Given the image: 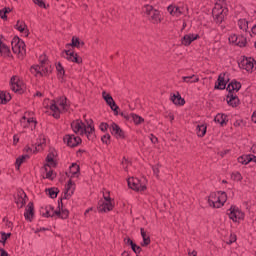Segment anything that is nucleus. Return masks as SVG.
Returning <instances> with one entry per match:
<instances>
[{"mask_svg": "<svg viewBox=\"0 0 256 256\" xmlns=\"http://www.w3.org/2000/svg\"><path fill=\"white\" fill-rule=\"evenodd\" d=\"M131 121H134L135 125H141L143 123V118L137 114H131L130 115Z\"/></svg>", "mask_w": 256, "mask_h": 256, "instance_id": "nucleus-42", "label": "nucleus"}, {"mask_svg": "<svg viewBox=\"0 0 256 256\" xmlns=\"http://www.w3.org/2000/svg\"><path fill=\"white\" fill-rule=\"evenodd\" d=\"M56 71L58 73L59 79H63V77L65 76V69L60 63L56 65Z\"/></svg>", "mask_w": 256, "mask_h": 256, "instance_id": "nucleus-43", "label": "nucleus"}, {"mask_svg": "<svg viewBox=\"0 0 256 256\" xmlns=\"http://www.w3.org/2000/svg\"><path fill=\"white\" fill-rule=\"evenodd\" d=\"M153 173L156 177H159V173H160V169H161V166L159 164H157L156 166H153Z\"/></svg>", "mask_w": 256, "mask_h": 256, "instance_id": "nucleus-47", "label": "nucleus"}, {"mask_svg": "<svg viewBox=\"0 0 256 256\" xmlns=\"http://www.w3.org/2000/svg\"><path fill=\"white\" fill-rule=\"evenodd\" d=\"M163 117L167 121H170V123H173V121H175V114L171 110H167L166 112H164Z\"/></svg>", "mask_w": 256, "mask_h": 256, "instance_id": "nucleus-39", "label": "nucleus"}, {"mask_svg": "<svg viewBox=\"0 0 256 256\" xmlns=\"http://www.w3.org/2000/svg\"><path fill=\"white\" fill-rule=\"evenodd\" d=\"M0 256H9V254L4 249H0Z\"/></svg>", "mask_w": 256, "mask_h": 256, "instance_id": "nucleus-55", "label": "nucleus"}, {"mask_svg": "<svg viewBox=\"0 0 256 256\" xmlns=\"http://www.w3.org/2000/svg\"><path fill=\"white\" fill-rule=\"evenodd\" d=\"M251 153H253V155H256V144H254V145L251 147Z\"/></svg>", "mask_w": 256, "mask_h": 256, "instance_id": "nucleus-60", "label": "nucleus"}, {"mask_svg": "<svg viewBox=\"0 0 256 256\" xmlns=\"http://www.w3.org/2000/svg\"><path fill=\"white\" fill-rule=\"evenodd\" d=\"M44 147H45V136L40 135L39 139L35 143L33 149H31V151H33V153H37L39 151H42V149H44Z\"/></svg>", "mask_w": 256, "mask_h": 256, "instance_id": "nucleus-26", "label": "nucleus"}, {"mask_svg": "<svg viewBox=\"0 0 256 256\" xmlns=\"http://www.w3.org/2000/svg\"><path fill=\"white\" fill-rule=\"evenodd\" d=\"M141 235L143 238V242L141 243L142 247H147L149 243H151V239H149V235L145 232V229L141 228Z\"/></svg>", "mask_w": 256, "mask_h": 256, "instance_id": "nucleus-38", "label": "nucleus"}, {"mask_svg": "<svg viewBox=\"0 0 256 256\" xmlns=\"http://www.w3.org/2000/svg\"><path fill=\"white\" fill-rule=\"evenodd\" d=\"M215 123H218L220 127H225L229 123V116L225 113H218L214 118Z\"/></svg>", "mask_w": 256, "mask_h": 256, "instance_id": "nucleus-25", "label": "nucleus"}, {"mask_svg": "<svg viewBox=\"0 0 256 256\" xmlns=\"http://www.w3.org/2000/svg\"><path fill=\"white\" fill-rule=\"evenodd\" d=\"M68 177H70V181L66 186L64 199H69V197L75 193V183H73V179H77L79 177V165L74 163L70 166Z\"/></svg>", "mask_w": 256, "mask_h": 256, "instance_id": "nucleus-5", "label": "nucleus"}, {"mask_svg": "<svg viewBox=\"0 0 256 256\" xmlns=\"http://www.w3.org/2000/svg\"><path fill=\"white\" fill-rule=\"evenodd\" d=\"M251 119L253 123H256V110L253 112Z\"/></svg>", "mask_w": 256, "mask_h": 256, "instance_id": "nucleus-58", "label": "nucleus"}, {"mask_svg": "<svg viewBox=\"0 0 256 256\" xmlns=\"http://www.w3.org/2000/svg\"><path fill=\"white\" fill-rule=\"evenodd\" d=\"M10 85L14 93H18L19 95H21V93H25V83L22 82V80L19 79V77H12L10 80Z\"/></svg>", "mask_w": 256, "mask_h": 256, "instance_id": "nucleus-15", "label": "nucleus"}, {"mask_svg": "<svg viewBox=\"0 0 256 256\" xmlns=\"http://www.w3.org/2000/svg\"><path fill=\"white\" fill-rule=\"evenodd\" d=\"M64 143H66L68 147H77V145L81 143V138L73 134H67L64 136Z\"/></svg>", "mask_w": 256, "mask_h": 256, "instance_id": "nucleus-20", "label": "nucleus"}, {"mask_svg": "<svg viewBox=\"0 0 256 256\" xmlns=\"http://www.w3.org/2000/svg\"><path fill=\"white\" fill-rule=\"evenodd\" d=\"M28 158H29L28 155H23V156L17 158L16 159V169H19V167H21V165H23V163H25V160Z\"/></svg>", "mask_w": 256, "mask_h": 256, "instance_id": "nucleus-44", "label": "nucleus"}, {"mask_svg": "<svg viewBox=\"0 0 256 256\" xmlns=\"http://www.w3.org/2000/svg\"><path fill=\"white\" fill-rule=\"evenodd\" d=\"M128 187L130 189H133L134 191H140L143 192L147 189V179L146 178H135L131 177L127 180Z\"/></svg>", "mask_w": 256, "mask_h": 256, "instance_id": "nucleus-11", "label": "nucleus"}, {"mask_svg": "<svg viewBox=\"0 0 256 256\" xmlns=\"http://www.w3.org/2000/svg\"><path fill=\"white\" fill-rule=\"evenodd\" d=\"M33 2L35 3V5H38L39 7H43L45 9V7H47L45 5V1L43 0H33Z\"/></svg>", "mask_w": 256, "mask_h": 256, "instance_id": "nucleus-49", "label": "nucleus"}, {"mask_svg": "<svg viewBox=\"0 0 256 256\" xmlns=\"http://www.w3.org/2000/svg\"><path fill=\"white\" fill-rule=\"evenodd\" d=\"M226 101L229 107H239L241 105V100H239V96L237 94H227Z\"/></svg>", "mask_w": 256, "mask_h": 256, "instance_id": "nucleus-24", "label": "nucleus"}, {"mask_svg": "<svg viewBox=\"0 0 256 256\" xmlns=\"http://www.w3.org/2000/svg\"><path fill=\"white\" fill-rule=\"evenodd\" d=\"M102 97L104 101H106L107 105H109L110 109L114 111V113H117L119 106L115 103V100H113V97L109 95L107 92H102Z\"/></svg>", "mask_w": 256, "mask_h": 256, "instance_id": "nucleus-22", "label": "nucleus"}, {"mask_svg": "<svg viewBox=\"0 0 256 256\" xmlns=\"http://www.w3.org/2000/svg\"><path fill=\"white\" fill-rule=\"evenodd\" d=\"M131 248L134 251V253H139V251H141V247L137 246L136 244H132Z\"/></svg>", "mask_w": 256, "mask_h": 256, "instance_id": "nucleus-52", "label": "nucleus"}, {"mask_svg": "<svg viewBox=\"0 0 256 256\" xmlns=\"http://www.w3.org/2000/svg\"><path fill=\"white\" fill-rule=\"evenodd\" d=\"M122 165H123L124 169H127V165H129V161H127V159H124L122 161Z\"/></svg>", "mask_w": 256, "mask_h": 256, "instance_id": "nucleus-56", "label": "nucleus"}, {"mask_svg": "<svg viewBox=\"0 0 256 256\" xmlns=\"http://www.w3.org/2000/svg\"><path fill=\"white\" fill-rule=\"evenodd\" d=\"M107 129H109V124H107V123L100 124V130L103 131V133H105V131H107Z\"/></svg>", "mask_w": 256, "mask_h": 256, "instance_id": "nucleus-50", "label": "nucleus"}, {"mask_svg": "<svg viewBox=\"0 0 256 256\" xmlns=\"http://www.w3.org/2000/svg\"><path fill=\"white\" fill-rule=\"evenodd\" d=\"M13 141H14V145H17V143H19V136L14 135Z\"/></svg>", "mask_w": 256, "mask_h": 256, "instance_id": "nucleus-57", "label": "nucleus"}, {"mask_svg": "<svg viewBox=\"0 0 256 256\" xmlns=\"http://www.w3.org/2000/svg\"><path fill=\"white\" fill-rule=\"evenodd\" d=\"M71 128L76 135L86 137L89 141L95 139V128L91 124H85L81 120H75L71 123Z\"/></svg>", "mask_w": 256, "mask_h": 256, "instance_id": "nucleus-2", "label": "nucleus"}, {"mask_svg": "<svg viewBox=\"0 0 256 256\" xmlns=\"http://www.w3.org/2000/svg\"><path fill=\"white\" fill-rule=\"evenodd\" d=\"M24 217L26 219V221H31V219H33V204L29 203L26 211L24 213Z\"/></svg>", "mask_w": 256, "mask_h": 256, "instance_id": "nucleus-35", "label": "nucleus"}, {"mask_svg": "<svg viewBox=\"0 0 256 256\" xmlns=\"http://www.w3.org/2000/svg\"><path fill=\"white\" fill-rule=\"evenodd\" d=\"M179 8L173 6V5H170L168 6L167 10L170 12V15H175V11H177Z\"/></svg>", "mask_w": 256, "mask_h": 256, "instance_id": "nucleus-48", "label": "nucleus"}, {"mask_svg": "<svg viewBox=\"0 0 256 256\" xmlns=\"http://www.w3.org/2000/svg\"><path fill=\"white\" fill-rule=\"evenodd\" d=\"M20 125L23 127V129H30L33 131V129L37 127V120L33 118V113L28 112L25 113L24 117L21 118Z\"/></svg>", "mask_w": 256, "mask_h": 256, "instance_id": "nucleus-12", "label": "nucleus"}, {"mask_svg": "<svg viewBox=\"0 0 256 256\" xmlns=\"http://www.w3.org/2000/svg\"><path fill=\"white\" fill-rule=\"evenodd\" d=\"M42 215L44 217H57V210L53 209L52 206H46L42 209Z\"/></svg>", "mask_w": 256, "mask_h": 256, "instance_id": "nucleus-32", "label": "nucleus"}, {"mask_svg": "<svg viewBox=\"0 0 256 256\" xmlns=\"http://www.w3.org/2000/svg\"><path fill=\"white\" fill-rule=\"evenodd\" d=\"M46 112L52 115L55 119L61 117V113L69 111V101L65 97L58 98L57 100L46 99L43 102Z\"/></svg>", "mask_w": 256, "mask_h": 256, "instance_id": "nucleus-1", "label": "nucleus"}, {"mask_svg": "<svg viewBox=\"0 0 256 256\" xmlns=\"http://www.w3.org/2000/svg\"><path fill=\"white\" fill-rule=\"evenodd\" d=\"M231 179L232 181H243V175H241V172L239 171H234L231 173Z\"/></svg>", "mask_w": 256, "mask_h": 256, "instance_id": "nucleus-41", "label": "nucleus"}, {"mask_svg": "<svg viewBox=\"0 0 256 256\" xmlns=\"http://www.w3.org/2000/svg\"><path fill=\"white\" fill-rule=\"evenodd\" d=\"M228 41L236 47H247V37L243 35L230 34Z\"/></svg>", "mask_w": 256, "mask_h": 256, "instance_id": "nucleus-16", "label": "nucleus"}, {"mask_svg": "<svg viewBox=\"0 0 256 256\" xmlns=\"http://www.w3.org/2000/svg\"><path fill=\"white\" fill-rule=\"evenodd\" d=\"M226 91H228V95H237L241 91V82L232 80L226 87Z\"/></svg>", "mask_w": 256, "mask_h": 256, "instance_id": "nucleus-19", "label": "nucleus"}, {"mask_svg": "<svg viewBox=\"0 0 256 256\" xmlns=\"http://www.w3.org/2000/svg\"><path fill=\"white\" fill-rule=\"evenodd\" d=\"M113 210V200L104 194V200L98 203V211L100 213H107V211Z\"/></svg>", "mask_w": 256, "mask_h": 256, "instance_id": "nucleus-17", "label": "nucleus"}, {"mask_svg": "<svg viewBox=\"0 0 256 256\" xmlns=\"http://www.w3.org/2000/svg\"><path fill=\"white\" fill-rule=\"evenodd\" d=\"M0 235H1L0 243H3L5 245V242L7 241V239L11 237V233L1 232Z\"/></svg>", "mask_w": 256, "mask_h": 256, "instance_id": "nucleus-46", "label": "nucleus"}, {"mask_svg": "<svg viewBox=\"0 0 256 256\" xmlns=\"http://www.w3.org/2000/svg\"><path fill=\"white\" fill-rule=\"evenodd\" d=\"M208 205L213 209H221L227 203V192L225 191H217L212 192L208 196Z\"/></svg>", "mask_w": 256, "mask_h": 256, "instance_id": "nucleus-4", "label": "nucleus"}, {"mask_svg": "<svg viewBox=\"0 0 256 256\" xmlns=\"http://www.w3.org/2000/svg\"><path fill=\"white\" fill-rule=\"evenodd\" d=\"M40 65H35L30 68L32 75L36 77H43L45 75H49L51 71H53V65L49 60H47V56L41 55L39 58Z\"/></svg>", "mask_w": 256, "mask_h": 256, "instance_id": "nucleus-3", "label": "nucleus"}, {"mask_svg": "<svg viewBox=\"0 0 256 256\" xmlns=\"http://www.w3.org/2000/svg\"><path fill=\"white\" fill-rule=\"evenodd\" d=\"M16 205L21 209L27 203V194L23 190H18L14 197Z\"/></svg>", "mask_w": 256, "mask_h": 256, "instance_id": "nucleus-21", "label": "nucleus"}, {"mask_svg": "<svg viewBox=\"0 0 256 256\" xmlns=\"http://www.w3.org/2000/svg\"><path fill=\"white\" fill-rule=\"evenodd\" d=\"M81 45H83V42H81L79 38L73 37L72 43L66 45V50L63 53V57H65V59H68V61H72L73 63H82L83 59L71 51V47L80 48Z\"/></svg>", "mask_w": 256, "mask_h": 256, "instance_id": "nucleus-6", "label": "nucleus"}, {"mask_svg": "<svg viewBox=\"0 0 256 256\" xmlns=\"http://www.w3.org/2000/svg\"><path fill=\"white\" fill-rule=\"evenodd\" d=\"M109 130L116 139H125V132L116 123H111Z\"/></svg>", "mask_w": 256, "mask_h": 256, "instance_id": "nucleus-18", "label": "nucleus"}, {"mask_svg": "<svg viewBox=\"0 0 256 256\" xmlns=\"http://www.w3.org/2000/svg\"><path fill=\"white\" fill-rule=\"evenodd\" d=\"M111 139V135L109 134H105L103 137H102V141L103 143H107V141Z\"/></svg>", "mask_w": 256, "mask_h": 256, "instance_id": "nucleus-53", "label": "nucleus"}, {"mask_svg": "<svg viewBox=\"0 0 256 256\" xmlns=\"http://www.w3.org/2000/svg\"><path fill=\"white\" fill-rule=\"evenodd\" d=\"M201 36H199V34H186L182 37L181 43L182 45H184L185 47H189V45H191V43H193V41H197V39H200Z\"/></svg>", "mask_w": 256, "mask_h": 256, "instance_id": "nucleus-23", "label": "nucleus"}, {"mask_svg": "<svg viewBox=\"0 0 256 256\" xmlns=\"http://www.w3.org/2000/svg\"><path fill=\"white\" fill-rule=\"evenodd\" d=\"M150 140L152 143H157V141H158L157 137H155L153 135L151 136Z\"/></svg>", "mask_w": 256, "mask_h": 256, "instance_id": "nucleus-61", "label": "nucleus"}, {"mask_svg": "<svg viewBox=\"0 0 256 256\" xmlns=\"http://www.w3.org/2000/svg\"><path fill=\"white\" fill-rule=\"evenodd\" d=\"M227 88V81H225V77L223 75H219L217 82L215 83V89H219L223 91V89Z\"/></svg>", "mask_w": 256, "mask_h": 256, "instance_id": "nucleus-31", "label": "nucleus"}, {"mask_svg": "<svg viewBox=\"0 0 256 256\" xmlns=\"http://www.w3.org/2000/svg\"><path fill=\"white\" fill-rule=\"evenodd\" d=\"M9 101H11V94L0 91V103L5 105L6 103H9Z\"/></svg>", "mask_w": 256, "mask_h": 256, "instance_id": "nucleus-36", "label": "nucleus"}, {"mask_svg": "<svg viewBox=\"0 0 256 256\" xmlns=\"http://www.w3.org/2000/svg\"><path fill=\"white\" fill-rule=\"evenodd\" d=\"M12 51L17 55L18 59H23L27 51L25 50V42L19 37H14L11 41Z\"/></svg>", "mask_w": 256, "mask_h": 256, "instance_id": "nucleus-10", "label": "nucleus"}, {"mask_svg": "<svg viewBox=\"0 0 256 256\" xmlns=\"http://www.w3.org/2000/svg\"><path fill=\"white\" fill-rule=\"evenodd\" d=\"M182 82L183 83H188V84L199 83V77L195 74H193L191 76H183L182 77Z\"/></svg>", "mask_w": 256, "mask_h": 256, "instance_id": "nucleus-34", "label": "nucleus"}, {"mask_svg": "<svg viewBox=\"0 0 256 256\" xmlns=\"http://www.w3.org/2000/svg\"><path fill=\"white\" fill-rule=\"evenodd\" d=\"M170 101H172L174 105H179L180 107H183V105H185V99L181 97V94L179 92L171 95Z\"/></svg>", "mask_w": 256, "mask_h": 256, "instance_id": "nucleus-27", "label": "nucleus"}, {"mask_svg": "<svg viewBox=\"0 0 256 256\" xmlns=\"http://www.w3.org/2000/svg\"><path fill=\"white\" fill-rule=\"evenodd\" d=\"M0 17H1V19H7V14L5 13L4 10L0 11Z\"/></svg>", "mask_w": 256, "mask_h": 256, "instance_id": "nucleus-54", "label": "nucleus"}, {"mask_svg": "<svg viewBox=\"0 0 256 256\" xmlns=\"http://www.w3.org/2000/svg\"><path fill=\"white\" fill-rule=\"evenodd\" d=\"M255 58L253 57H243V59L239 62L240 69L247 71V73H253V69H255Z\"/></svg>", "mask_w": 256, "mask_h": 256, "instance_id": "nucleus-14", "label": "nucleus"}, {"mask_svg": "<svg viewBox=\"0 0 256 256\" xmlns=\"http://www.w3.org/2000/svg\"><path fill=\"white\" fill-rule=\"evenodd\" d=\"M238 163L240 165H249L250 162V154H243L237 158Z\"/></svg>", "mask_w": 256, "mask_h": 256, "instance_id": "nucleus-37", "label": "nucleus"}, {"mask_svg": "<svg viewBox=\"0 0 256 256\" xmlns=\"http://www.w3.org/2000/svg\"><path fill=\"white\" fill-rule=\"evenodd\" d=\"M4 13H6V15L7 13H11V8H5Z\"/></svg>", "mask_w": 256, "mask_h": 256, "instance_id": "nucleus-63", "label": "nucleus"}, {"mask_svg": "<svg viewBox=\"0 0 256 256\" xmlns=\"http://www.w3.org/2000/svg\"><path fill=\"white\" fill-rule=\"evenodd\" d=\"M47 163L44 165L43 171L45 173L46 179H49L50 181H53L56 177L55 173L53 172V169L51 167H55V153L48 154L46 158Z\"/></svg>", "mask_w": 256, "mask_h": 256, "instance_id": "nucleus-9", "label": "nucleus"}, {"mask_svg": "<svg viewBox=\"0 0 256 256\" xmlns=\"http://www.w3.org/2000/svg\"><path fill=\"white\" fill-rule=\"evenodd\" d=\"M143 13H145V15H147L150 20L152 21V23H159V21H161V17L159 10L154 9L153 6L151 5H145L142 9Z\"/></svg>", "mask_w": 256, "mask_h": 256, "instance_id": "nucleus-13", "label": "nucleus"}, {"mask_svg": "<svg viewBox=\"0 0 256 256\" xmlns=\"http://www.w3.org/2000/svg\"><path fill=\"white\" fill-rule=\"evenodd\" d=\"M56 217H60V219H67L69 217V211L65 209L56 210Z\"/></svg>", "mask_w": 256, "mask_h": 256, "instance_id": "nucleus-40", "label": "nucleus"}, {"mask_svg": "<svg viewBox=\"0 0 256 256\" xmlns=\"http://www.w3.org/2000/svg\"><path fill=\"white\" fill-rule=\"evenodd\" d=\"M226 215H228L230 221H233V223L245 221V212L235 205L230 206V208L226 211Z\"/></svg>", "mask_w": 256, "mask_h": 256, "instance_id": "nucleus-8", "label": "nucleus"}, {"mask_svg": "<svg viewBox=\"0 0 256 256\" xmlns=\"http://www.w3.org/2000/svg\"><path fill=\"white\" fill-rule=\"evenodd\" d=\"M124 243L126 245H131V247H133V245H135V243H133V240L131 238H125Z\"/></svg>", "mask_w": 256, "mask_h": 256, "instance_id": "nucleus-51", "label": "nucleus"}, {"mask_svg": "<svg viewBox=\"0 0 256 256\" xmlns=\"http://www.w3.org/2000/svg\"><path fill=\"white\" fill-rule=\"evenodd\" d=\"M0 55L2 57H11V50L9 49V46L5 45L1 41H0Z\"/></svg>", "mask_w": 256, "mask_h": 256, "instance_id": "nucleus-33", "label": "nucleus"}, {"mask_svg": "<svg viewBox=\"0 0 256 256\" xmlns=\"http://www.w3.org/2000/svg\"><path fill=\"white\" fill-rule=\"evenodd\" d=\"M228 13H229V9L219 3H216L214 8L212 9V15L217 25H221V23L225 21V17H227Z\"/></svg>", "mask_w": 256, "mask_h": 256, "instance_id": "nucleus-7", "label": "nucleus"}, {"mask_svg": "<svg viewBox=\"0 0 256 256\" xmlns=\"http://www.w3.org/2000/svg\"><path fill=\"white\" fill-rule=\"evenodd\" d=\"M197 137L203 138L207 135V124H198L196 126Z\"/></svg>", "mask_w": 256, "mask_h": 256, "instance_id": "nucleus-30", "label": "nucleus"}, {"mask_svg": "<svg viewBox=\"0 0 256 256\" xmlns=\"http://www.w3.org/2000/svg\"><path fill=\"white\" fill-rule=\"evenodd\" d=\"M122 256H129V253H127L126 251H124V252L122 253Z\"/></svg>", "mask_w": 256, "mask_h": 256, "instance_id": "nucleus-64", "label": "nucleus"}, {"mask_svg": "<svg viewBox=\"0 0 256 256\" xmlns=\"http://www.w3.org/2000/svg\"><path fill=\"white\" fill-rule=\"evenodd\" d=\"M57 188H48L46 189V194L51 197V199H55L57 197Z\"/></svg>", "mask_w": 256, "mask_h": 256, "instance_id": "nucleus-45", "label": "nucleus"}, {"mask_svg": "<svg viewBox=\"0 0 256 256\" xmlns=\"http://www.w3.org/2000/svg\"><path fill=\"white\" fill-rule=\"evenodd\" d=\"M237 241V236L231 235L230 243H235Z\"/></svg>", "mask_w": 256, "mask_h": 256, "instance_id": "nucleus-59", "label": "nucleus"}, {"mask_svg": "<svg viewBox=\"0 0 256 256\" xmlns=\"http://www.w3.org/2000/svg\"><path fill=\"white\" fill-rule=\"evenodd\" d=\"M238 27L240 31H243L246 33V35H249V21H247V19H239Z\"/></svg>", "mask_w": 256, "mask_h": 256, "instance_id": "nucleus-28", "label": "nucleus"}, {"mask_svg": "<svg viewBox=\"0 0 256 256\" xmlns=\"http://www.w3.org/2000/svg\"><path fill=\"white\" fill-rule=\"evenodd\" d=\"M188 255H190V256H197V251H195V250L192 251V252L189 251V252H188Z\"/></svg>", "mask_w": 256, "mask_h": 256, "instance_id": "nucleus-62", "label": "nucleus"}, {"mask_svg": "<svg viewBox=\"0 0 256 256\" xmlns=\"http://www.w3.org/2000/svg\"><path fill=\"white\" fill-rule=\"evenodd\" d=\"M16 29L24 35V37H29V30L27 29V25H25V22L18 21L16 24Z\"/></svg>", "mask_w": 256, "mask_h": 256, "instance_id": "nucleus-29", "label": "nucleus"}]
</instances>
